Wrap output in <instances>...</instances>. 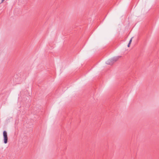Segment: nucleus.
Here are the masks:
<instances>
[{
  "label": "nucleus",
  "mask_w": 159,
  "mask_h": 159,
  "mask_svg": "<svg viewBox=\"0 0 159 159\" xmlns=\"http://www.w3.org/2000/svg\"><path fill=\"white\" fill-rule=\"evenodd\" d=\"M3 141L4 143L6 144L8 142V137L7 132L6 131H4L3 133Z\"/></svg>",
  "instance_id": "obj_1"
},
{
  "label": "nucleus",
  "mask_w": 159,
  "mask_h": 159,
  "mask_svg": "<svg viewBox=\"0 0 159 159\" xmlns=\"http://www.w3.org/2000/svg\"><path fill=\"white\" fill-rule=\"evenodd\" d=\"M113 63L114 62L112 59H109L106 62V63L107 64L109 65H112L113 64Z\"/></svg>",
  "instance_id": "obj_2"
},
{
  "label": "nucleus",
  "mask_w": 159,
  "mask_h": 159,
  "mask_svg": "<svg viewBox=\"0 0 159 159\" xmlns=\"http://www.w3.org/2000/svg\"><path fill=\"white\" fill-rule=\"evenodd\" d=\"M121 57L120 56H118L116 57H114L112 58V59L114 63L117 61Z\"/></svg>",
  "instance_id": "obj_3"
},
{
  "label": "nucleus",
  "mask_w": 159,
  "mask_h": 159,
  "mask_svg": "<svg viewBox=\"0 0 159 159\" xmlns=\"http://www.w3.org/2000/svg\"><path fill=\"white\" fill-rule=\"evenodd\" d=\"M133 38V37H132V38L131 39H130V41H129V43H131V42H132V38Z\"/></svg>",
  "instance_id": "obj_4"
},
{
  "label": "nucleus",
  "mask_w": 159,
  "mask_h": 159,
  "mask_svg": "<svg viewBox=\"0 0 159 159\" xmlns=\"http://www.w3.org/2000/svg\"><path fill=\"white\" fill-rule=\"evenodd\" d=\"M130 44L131 43H129L128 44V45H127V46H128V47H129L130 45Z\"/></svg>",
  "instance_id": "obj_5"
},
{
  "label": "nucleus",
  "mask_w": 159,
  "mask_h": 159,
  "mask_svg": "<svg viewBox=\"0 0 159 159\" xmlns=\"http://www.w3.org/2000/svg\"><path fill=\"white\" fill-rule=\"evenodd\" d=\"M5 0H2V2H1V3L2 2H3V1H4Z\"/></svg>",
  "instance_id": "obj_6"
}]
</instances>
